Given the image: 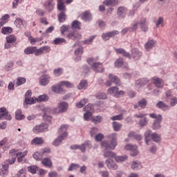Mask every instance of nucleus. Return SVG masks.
Segmentation results:
<instances>
[{
  "label": "nucleus",
  "mask_w": 177,
  "mask_h": 177,
  "mask_svg": "<svg viewBox=\"0 0 177 177\" xmlns=\"http://www.w3.org/2000/svg\"><path fill=\"white\" fill-rule=\"evenodd\" d=\"M156 44H157L156 40L150 39L145 44V49L147 50V51H149V49H153V48L156 46Z\"/></svg>",
  "instance_id": "nucleus-18"
},
{
  "label": "nucleus",
  "mask_w": 177,
  "mask_h": 177,
  "mask_svg": "<svg viewBox=\"0 0 177 177\" xmlns=\"http://www.w3.org/2000/svg\"><path fill=\"white\" fill-rule=\"evenodd\" d=\"M150 136L151 137V131L147 130L145 133V143L149 146V142H150Z\"/></svg>",
  "instance_id": "nucleus-38"
},
{
  "label": "nucleus",
  "mask_w": 177,
  "mask_h": 177,
  "mask_svg": "<svg viewBox=\"0 0 177 177\" xmlns=\"http://www.w3.org/2000/svg\"><path fill=\"white\" fill-rule=\"evenodd\" d=\"M49 99V97H48V95H39L38 97V98L37 99V102H46V100H48Z\"/></svg>",
  "instance_id": "nucleus-53"
},
{
  "label": "nucleus",
  "mask_w": 177,
  "mask_h": 177,
  "mask_svg": "<svg viewBox=\"0 0 177 177\" xmlns=\"http://www.w3.org/2000/svg\"><path fill=\"white\" fill-rule=\"evenodd\" d=\"M0 120H8L9 121L12 120V116L9 114L6 108L0 109Z\"/></svg>",
  "instance_id": "nucleus-8"
},
{
  "label": "nucleus",
  "mask_w": 177,
  "mask_h": 177,
  "mask_svg": "<svg viewBox=\"0 0 177 177\" xmlns=\"http://www.w3.org/2000/svg\"><path fill=\"white\" fill-rule=\"evenodd\" d=\"M62 85L60 84V82L59 84H55L51 87V91L53 92H55V93H63L64 92V90L62 88Z\"/></svg>",
  "instance_id": "nucleus-21"
},
{
  "label": "nucleus",
  "mask_w": 177,
  "mask_h": 177,
  "mask_svg": "<svg viewBox=\"0 0 177 177\" xmlns=\"http://www.w3.org/2000/svg\"><path fill=\"white\" fill-rule=\"evenodd\" d=\"M25 103H26V104H34V103H35L34 97H29L27 98H25Z\"/></svg>",
  "instance_id": "nucleus-61"
},
{
  "label": "nucleus",
  "mask_w": 177,
  "mask_h": 177,
  "mask_svg": "<svg viewBox=\"0 0 177 177\" xmlns=\"http://www.w3.org/2000/svg\"><path fill=\"white\" fill-rule=\"evenodd\" d=\"M88 88V82L86 80H82L78 86V89H86Z\"/></svg>",
  "instance_id": "nucleus-42"
},
{
  "label": "nucleus",
  "mask_w": 177,
  "mask_h": 177,
  "mask_svg": "<svg viewBox=\"0 0 177 177\" xmlns=\"http://www.w3.org/2000/svg\"><path fill=\"white\" fill-rule=\"evenodd\" d=\"M26 174H27V169H26V168L21 169L19 171H17L14 177H27L26 176Z\"/></svg>",
  "instance_id": "nucleus-31"
},
{
  "label": "nucleus",
  "mask_w": 177,
  "mask_h": 177,
  "mask_svg": "<svg viewBox=\"0 0 177 177\" xmlns=\"http://www.w3.org/2000/svg\"><path fill=\"white\" fill-rule=\"evenodd\" d=\"M37 169H38L37 166H30L28 167V172H30L31 174H35V172H37Z\"/></svg>",
  "instance_id": "nucleus-62"
},
{
  "label": "nucleus",
  "mask_w": 177,
  "mask_h": 177,
  "mask_svg": "<svg viewBox=\"0 0 177 177\" xmlns=\"http://www.w3.org/2000/svg\"><path fill=\"white\" fill-rule=\"evenodd\" d=\"M66 42V39L60 37L55 38L54 40V44L55 45H60V44H63Z\"/></svg>",
  "instance_id": "nucleus-55"
},
{
  "label": "nucleus",
  "mask_w": 177,
  "mask_h": 177,
  "mask_svg": "<svg viewBox=\"0 0 177 177\" xmlns=\"http://www.w3.org/2000/svg\"><path fill=\"white\" fill-rule=\"evenodd\" d=\"M115 51L118 55H122L124 57H128V59H131V54L127 52L124 48H115Z\"/></svg>",
  "instance_id": "nucleus-22"
},
{
  "label": "nucleus",
  "mask_w": 177,
  "mask_h": 177,
  "mask_svg": "<svg viewBox=\"0 0 177 177\" xmlns=\"http://www.w3.org/2000/svg\"><path fill=\"white\" fill-rule=\"evenodd\" d=\"M115 84V85H120V79L117 76H114L111 74L109 75V80L106 82V86H111V84Z\"/></svg>",
  "instance_id": "nucleus-7"
},
{
  "label": "nucleus",
  "mask_w": 177,
  "mask_h": 177,
  "mask_svg": "<svg viewBox=\"0 0 177 177\" xmlns=\"http://www.w3.org/2000/svg\"><path fill=\"white\" fill-rule=\"evenodd\" d=\"M96 99H107V95L104 93H99L95 95Z\"/></svg>",
  "instance_id": "nucleus-58"
},
{
  "label": "nucleus",
  "mask_w": 177,
  "mask_h": 177,
  "mask_svg": "<svg viewBox=\"0 0 177 177\" xmlns=\"http://www.w3.org/2000/svg\"><path fill=\"white\" fill-rule=\"evenodd\" d=\"M129 138H133L136 140H140L142 139V136L140 134H136V133L131 131L128 135Z\"/></svg>",
  "instance_id": "nucleus-35"
},
{
  "label": "nucleus",
  "mask_w": 177,
  "mask_h": 177,
  "mask_svg": "<svg viewBox=\"0 0 177 177\" xmlns=\"http://www.w3.org/2000/svg\"><path fill=\"white\" fill-rule=\"evenodd\" d=\"M151 82L156 86V88H164V80L158 77L151 78Z\"/></svg>",
  "instance_id": "nucleus-10"
},
{
  "label": "nucleus",
  "mask_w": 177,
  "mask_h": 177,
  "mask_svg": "<svg viewBox=\"0 0 177 177\" xmlns=\"http://www.w3.org/2000/svg\"><path fill=\"white\" fill-rule=\"evenodd\" d=\"M156 27H164V17H159L157 21L156 22Z\"/></svg>",
  "instance_id": "nucleus-47"
},
{
  "label": "nucleus",
  "mask_w": 177,
  "mask_h": 177,
  "mask_svg": "<svg viewBox=\"0 0 177 177\" xmlns=\"http://www.w3.org/2000/svg\"><path fill=\"white\" fill-rule=\"evenodd\" d=\"M156 106L158 107V109L163 110V111L169 110V105L165 104L162 101H160L158 103H157Z\"/></svg>",
  "instance_id": "nucleus-26"
},
{
  "label": "nucleus",
  "mask_w": 177,
  "mask_h": 177,
  "mask_svg": "<svg viewBox=\"0 0 177 177\" xmlns=\"http://www.w3.org/2000/svg\"><path fill=\"white\" fill-rule=\"evenodd\" d=\"M131 56L133 59H139L142 56V52L139 51L138 48H133L131 50Z\"/></svg>",
  "instance_id": "nucleus-27"
},
{
  "label": "nucleus",
  "mask_w": 177,
  "mask_h": 177,
  "mask_svg": "<svg viewBox=\"0 0 177 177\" xmlns=\"http://www.w3.org/2000/svg\"><path fill=\"white\" fill-rule=\"evenodd\" d=\"M147 82H149L147 78H142L136 81V84L139 85L140 86H143V85H146Z\"/></svg>",
  "instance_id": "nucleus-34"
},
{
  "label": "nucleus",
  "mask_w": 177,
  "mask_h": 177,
  "mask_svg": "<svg viewBox=\"0 0 177 177\" xmlns=\"http://www.w3.org/2000/svg\"><path fill=\"white\" fill-rule=\"evenodd\" d=\"M103 118H102V116H96L92 118V121L93 122H94V124H100Z\"/></svg>",
  "instance_id": "nucleus-52"
},
{
  "label": "nucleus",
  "mask_w": 177,
  "mask_h": 177,
  "mask_svg": "<svg viewBox=\"0 0 177 177\" xmlns=\"http://www.w3.org/2000/svg\"><path fill=\"white\" fill-rule=\"evenodd\" d=\"M50 81V76L49 75L44 74L39 78V84L43 86L48 85Z\"/></svg>",
  "instance_id": "nucleus-13"
},
{
  "label": "nucleus",
  "mask_w": 177,
  "mask_h": 177,
  "mask_svg": "<svg viewBox=\"0 0 177 177\" xmlns=\"http://www.w3.org/2000/svg\"><path fill=\"white\" fill-rule=\"evenodd\" d=\"M67 107H68V104L66 102H61L58 107L55 110V113L56 114H59V113H64L67 110Z\"/></svg>",
  "instance_id": "nucleus-11"
},
{
  "label": "nucleus",
  "mask_w": 177,
  "mask_h": 177,
  "mask_svg": "<svg viewBox=\"0 0 177 177\" xmlns=\"http://www.w3.org/2000/svg\"><path fill=\"white\" fill-rule=\"evenodd\" d=\"M149 117L155 120L153 124V129H154L155 131H157V129H160L161 128V125L160 124V122L162 121V115L160 114L156 115L155 113H150Z\"/></svg>",
  "instance_id": "nucleus-5"
},
{
  "label": "nucleus",
  "mask_w": 177,
  "mask_h": 177,
  "mask_svg": "<svg viewBox=\"0 0 177 177\" xmlns=\"http://www.w3.org/2000/svg\"><path fill=\"white\" fill-rule=\"evenodd\" d=\"M94 107L93 104H88L87 106L83 108V111H86L87 113H93Z\"/></svg>",
  "instance_id": "nucleus-36"
},
{
  "label": "nucleus",
  "mask_w": 177,
  "mask_h": 177,
  "mask_svg": "<svg viewBox=\"0 0 177 177\" xmlns=\"http://www.w3.org/2000/svg\"><path fill=\"white\" fill-rule=\"evenodd\" d=\"M88 102V99L84 98L83 100H82L80 102H78L76 106L77 107H78L79 109H82L83 106H85V104Z\"/></svg>",
  "instance_id": "nucleus-48"
},
{
  "label": "nucleus",
  "mask_w": 177,
  "mask_h": 177,
  "mask_svg": "<svg viewBox=\"0 0 177 177\" xmlns=\"http://www.w3.org/2000/svg\"><path fill=\"white\" fill-rule=\"evenodd\" d=\"M26 78L24 77H18L17 80L16 85L17 86H20V85H23L24 84H26Z\"/></svg>",
  "instance_id": "nucleus-45"
},
{
  "label": "nucleus",
  "mask_w": 177,
  "mask_h": 177,
  "mask_svg": "<svg viewBox=\"0 0 177 177\" xmlns=\"http://www.w3.org/2000/svg\"><path fill=\"white\" fill-rule=\"evenodd\" d=\"M48 127L47 123L37 124L33 127L32 132L33 133H42V132H46Z\"/></svg>",
  "instance_id": "nucleus-6"
},
{
  "label": "nucleus",
  "mask_w": 177,
  "mask_h": 177,
  "mask_svg": "<svg viewBox=\"0 0 177 177\" xmlns=\"http://www.w3.org/2000/svg\"><path fill=\"white\" fill-rule=\"evenodd\" d=\"M15 25L18 28H20V27L23 26V19H21V18H17L15 20Z\"/></svg>",
  "instance_id": "nucleus-59"
},
{
  "label": "nucleus",
  "mask_w": 177,
  "mask_h": 177,
  "mask_svg": "<svg viewBox=\"0 0 177 177\" xmlns=\"http://www.w3.org/2000/svg\"><path fill=\"white\" fill-rule=\"evenodd\" d=\"M41 48V52L43 54L49 53L50 52V47L49 46H44Z\"/></svg>",
  "instance_id": "nucleus-60"
},
{
  "label": "nucleus",
  "mask_w": 177,
  "mask_h": 177,
  "mask_svg": "<svg viewBox=\"0 0 177 177\" xmlns=\"http://www.w3.org/2000/svg\"><path fill=\"white\" fill-rule=\"evenodd\" d=\"M54 0H48L46 3H44V6L48 12H52L53 9H55V3H53Z\"/></svg>",
  "instance_id": "nucleus-16"
},
{
  "label": "nucleus",
  "mask_w": 177,
  "mask_h": 177,
  "mask_svg": "<svg viewBox=\"0 0 177 177\" xmlns=\"http://www.w3.org/2000/svg\"><path fill=\"white\" fill-rule=\"evenodd\" d=\"M8 19H9V15H5L2 18L0 19V22L1 24H6L8 23Z\"/></svg>",
  "instance_id": "nucleus-64"
},
{
  "label": "nucleus",
  "mask_w": 177,
  "mask_h": 177,
  "mask_svg": "<svg viewBox=\"0 0 177 177\" xmlns=\"http://www.w3.org/2000/svg\"><path fill=\"white\" fill-rule=\"evenodd\" d=\"M15 66V63H13V61H10L6 64V70L7 71H9L12 69V68Z\"/></svg>",
  "instance_id": "nucleus-57"
},
{
  "label": "nucleus",
  "mask_w": 177,
  "mask_h": 177,
  "mask_svg": "<svg viewBox=\"0 0 177 177\" xmlns=\"http://www.w3.org/2000/svg\"><path fill=\"white\" fill-rule=\"evenodd\" d=\"M127 8H125L124 7H119L118 9V17L120 19L125 17V16H127Z\"/></svg>",
  "instance_id": "nucleus-24"
},
{
  "label": "nucleus",
  "mask_w": 177,
  "mask_h": 177,
  "mask_svg": "<svg viewBox=\"0 0 177 177\" xmlns=\"http://www.w3.org/2000/svg\"><path fill=\"white\" fill-rule=\"evenodd\" d=\"M140 26L144 32H147L149 31V25L147 24V19L146 18H142L140 21Z\"/></svg>",
  "instance_id": "nucleus-14"
},
{
  "label": "nucleus",
  "mask_w": 177,
  "mask_h": 177,
  "mask_svg": "<svg viewBox=\"0 0 177 177\" xmlns=\"http://www.w3.org/2000/svg\"><path fill=\"white\" fill-rule=\"evenodd\" d=\"M125 149L126 150H131V156H132V157H136V155L138 154V146L136 145H133L131 144H127L125 146Z\"/></svg>",
  "instance_id": "nucleus-9"
},
{
  "label": "nucleus",
  "mask_w": 177,
  "mask_h": 177,
  "mask_svg": "<svg viewBox=\"0 0 177 177\" xmlns=\"http://www.w3.org/2000/svg\"><path fill=\"white\" fill-rule=\"evenodd\" d=\"M41 164H43L44 167H46V168H52V165H53L52 163V160L49 158H44L41 160Z\"/></svg>",
  "instance_id": "nucleus-23"
},
{
  "label": "nucleus",
  "mask_w": 177,
  "mask_h": 177,
  "mask_svg": "<svg viewBox=\"0 0 177 177\" xmlns=\"http://www.w3.org/2000/svg\"><path fill=\"white\" fill-rule=\"evenodd\" d=\"M115 156H117V154L111 151L105 150L104 151V157H105V158H115Z\"/></svg>",
  "instance_id": "nucleus-29"
},
{
  "label": "nucleus",
  "mask_w": 177,
  "mask_h": 177,
  "mask_svg": "<svg viewBox=\"0 0 177 177\" xmlns=\"http://www.w3.org/2000/svg\"><path fill=\"white\" fill-rule=\"evenodd\" d=\"M44 157V155L42 154V152H36L33 154V158L35 160H37V161H39L42 160V158Z\"/></svg>",
  "instance_id": "nucleus-44"
},
{
  "label": "nucleus",
  "mask_w": 177,
  "mask_h": 177,
  "mask_svg": "<svg viewBox=\"0 0 177 177\" xmlns=\"http://www.w3.org/2000/svg\"><path fill=\"white\" fill-rule=\"evenodd\" d=\"M123 64H124V59H122V58L118 59L115 62V67H122Z\"/></svg>",
  "instance_id": "nucleus-51"
},
{
  "label": "nucleus",
  "mask_w": 177,
  "mask_h": 177,
  "mask_svg": "<svg viewBox=\"0 0 177 177\" xmlns=\"http://www.w3.org/2000/svg\"><path fill=\"white\" fill-rule=\"evenodd\" d=\"M87 63L92 66V68L95 73H103L104 71V67L100 62H95L93 57L87 59Z\"/></svg>",
  "instance_id": "nucleus-4"
},
{
  "label": "nucleus",
  "mask_w": 177,
  "mask_h": 177,
  "mask_svg": "<svg viewBox=\"0 0 177 177\" xmlns=\"http://www.w3.org/2000/svg\"><path fill=\"white\" fill-rule=\"evenodd\" d=\"M16 39H17V38H16L14 35H9L6 37V41L8 44H13V42H16Z\"/></svg>",
  "instance_id": "nucleus-39"
},
{
  "label": "nucleus",
  "mask_w": 177,
  "mask_h": 177,
  "mask_svg": "<svg viewBox=\"0 0 177 177\" xmlns=\"http://www.w3.org/2000/svg\"><path fill=\"white\" fill-rule=\"evenodd\" d=\"M105 164L109 169L115 170L118 169V165H117V164L111 159H107L105 162Z\"/></svg>",
  "instance_id": "nucleus-15"
},
{
  "label": "nucleus",
  "mask_w": 177,
  "mask_h": 177,
  "mask_svg": "<svg viewBox=\"0 0 177 177\" xmlns=\"http://www.w3.org/2000/svg\"><path fill=\"white\" fill-rule=\"evenodd\" d=\"M115 160L116 162H122V161H126V160H128V156H115Z\"/></svg>",
  "instance_id": "nucleus-46"
},
{
  "label": "nucleus",
  "mask_w": 177,
  "mask_h": 177,
  "mask_svg": "<svg viewBox=\"0 0 177 177\" xmlns=\"http://www.w3.org/2000/svg\"><path fill=\"white\" fill-rule=\"evenodd\" d=\"M147 105V101L146 100V99H142V100L138 102V106L139 107H141V109H145Z\"/></svg>",
  "instance_id": "nucleus-54"
},
{
  "label": "nucleus",
  "mask_w": 177,
  "mask_h": 177,
  "mask_svg": "<svg viewBox=\"0 0 177 177\" xmlns=\"http://www.w3.org/2000/svg\"><path fill=\"white\" fill-rule=\"evenodd\" d=\"M67 129H68V126L67 124H63L61 126L58 130L59 136L53 142V146L57 147L62 145L63 140L68 136Z\"/></svg>",
  "instance_id": "nucleus-1"
},
{
  "label": "nucleus",
  "mask_w": 177,
  "mask_h": 177,
  "mask_svg": "<svg viewBox=\"0 0 177 177\" xmlns=\"http://www.w3.org/2000/svg\"><path fill=\"white\" fill-rule=\"evenodd\" d=\"M169 100L170 101V106H171V107H174V106H176L177 104V97H172Z\"/></svg>",
  "instance_id": "nucleus-63"
},
{
  "label": "nucleus",
  "mask_w": 177,
  "mask_h": 177,
  "mask_svg": "<svg viewBox=\"0 0 177 177\" xmlns=\"http://www.w3.org/2000/svg\"><path fill=\"white\" fill-rule=\"evenodd\" d=\"M57 9L61 12L58 15V20L59 23H64L66 19H67V15H66L67 8H66V5H64V0H57Z\"/></svg>",
  "instance_id": "nucleus-2"
},
{
  "label": "nucleus",
  "mask_w": 177,
  "mask_h": 177,
  "mask_svg": "<svg viewBox=\"0 0 177 177\" xmlns=\"http://www.w3.org/2000/svg\"><path fill=\"white\" fill-rule=\"evenodd\" d=\"M80 17L84 21H89L92 20V14L89 11H85L80 15Z\"/></svg>",
  "instance_id": "nucleus-17"
},
{
  "label": "nucleus",
  "mask_w": 177,
  "mask_h": 177,
  "mask_svg": "<svg viewBox=\"0 0 177 177\" xmlns=\"http://www.w3.org/2000/svg\"><path fill=\"white\" fill-rule=\"evenodd\" d=\"M18 152L15 149H11L9 152V155L12 157V160L8 159L6 162L10 163V165L15 164L16 162V158L17 157Z\"/></svg>",
  "instance_id": "nucleus-12"
},
{
  "label": "nucleus",
  "mask_w": 177,
  "mask_h": 177,
  "mask_svg": "<svg viewBox=\"0 0 177 177\" xmlns=\"http://www.w3.org/2000/svg\"><path fill=\"white\" fill-rule=\"evenodd\" d=\"M15 118L16 120H24V115L21 114V110H17L15 112Z\"/></svg>",
  "instance_id": "nucleus-43"
},
{
  "label": "nucleus",
  "mask_w": 177,
  "mask_h": 177,
  "mask_svg": "<svg viewBox=\"0 0 177 177\" xmlns=\"http://www.w3.org/2000/svg\"><path fill=\"white\" fill-rule=\"evenodd\" d=\"M165 100L167 102V103H169V100L173 97H172V91L171 90H168L165 93Z\"/></svg>",
  "instance_id": "nucleus-41"
},
{
  "label": "nucleus",
  "mask_w": 177,
  "mask_h": 177,
  "mask_svg": "<svg viewBox=\"0 0 177 177\" xmlns=\"http://www.w3.org/2000/svg\"><path fill=\"white\" fill-rule=\"evenodd\" d=\"M108 93L111 95H113V96L117 97V94L118 93V88L117 87H112L108 89Z\"/></svg>",
  "instance_id": "nucleus-40"
},
{
  "label": "nucleus",
  "mask_w": 177,
  "mask_h": 177,
  "mask_svg": "<svg viewBox=\"0 0 177 177\" xmlns=\"http://www.w3.org/2000/svg\"><path fill=\"white\" fill-rule=\"evenodd\" d=\"M35 49L36 46H29L24 50V53L26 55H32V53H35Z\"/></svg>",
  "instance_id": "nucleus-33"
},
{
  "label": "nucleus",
  "mask_w": 177,
  "mask_h": 177,
  "mask_svg": "<svg viewBox=\"0 0 177 177\" xmlns=\"http://www.w3.org/2000/svg\"><path fill=\"white\" fill-rule=\"evenodd\" d=\"M103 3L106 6H115L118 5V0H105L103 1Z\"/></svg>",
  "instance_id": "nucleus-28"
},
{
  "label": "nucleus",
  "mask_w": 177,
  "mask_h": 177,
  "mask_svg": "<svg viewBox=\"0 0 177 177\" xmlns=\"http://www.w3.org/2000/svg\"><path fill=\"white\" fill-rule=\"evenodd\" d=\"M151 138L153 142H156V143H158L160 140H161V136L156 133H153L151 134Z\"/></svg>",
  "instance_id": "nucleus-37"
},
{
  "label": "nucleus",
  "mask_w": 177,
  "mask_h": 177,
  "mask_svg": "<svg viewBox=\"0 0 177 177\" xmlns=\"http://www.w3.org/2000/svg\"><path fill=\"white\" fill-rule=\"evenodd\" d=\"M110 138H111L110 144H109V142L107 141H103L101 143V146L102 147H104L105 149H111V150H114V149H115V147L117 146V134H111L110 136Z\"/></svg>",
  "instance_id": "nucleus-3"
},
{
  "label": "nucleus",
  "mask_w": 177,
  "mask_h": 177,
  "mask_svg": "<svg viewBox=\"0 0 177 177\" xmlns=\"http://www.w3.org/2000/svg\"><path fill=\"white\" fill-rule=\"evenodd\" d=\"M140 168H142V163H140L139 161H133L131 164V169H133V171H137V169H140Z\"/></svg>",
  "instance_id": "nucleus-32"
},
{
  "label": "nucleus",
  "mask_w": 177,
  "mask_h": 177,
  "mask_svg": "<svg viewBox=\"0 0 177 177\" xmlns=\"http://www.w3.org/2000/svg\"><path fill=\"white\" fill-rule=\"evenodd\" d=\"M44 141L42 137H36L31 141V145L33 146H39L44 145Z\"/></svg>",
  "instance_id": "nucleus-20"
},
{
  "label": "nucleus",
  "mask_w": 177,
  "mask_h": 177,
  "mask_svg": "<svg viewBox=\"0 0 177 177\" xmlns=\"http://www.w3.org/2000/svg\"><path fill=\"white\" fill-rule=\"evenodd\" d=\"M60 85H62V86H64V85L65 86H66V88H73V86H74V84H73L71 82H67V81L61 82Z\"/></svg>",
  "instance_id": "nucleus-50"
},
{
  "label": "nucleus",
  "mask_w": 177,
  "mask_h": 177,
  "mask_svg": "<svg viewBox=\"0 0 177 177\" xmlns=\"http://www.w3.org/2000/svg\"><path fill=\"white\" fill-rule=\"evenodd\" d=\"M67 38L69 39H73L75 41L76 39H80L81 38V35L77 32H71L66 35Z\"/></svg>",
  "instance_id": "nucleus-19"
},
{
  "label": "nucleus",
  "mask_w": 177,
  "mask_h": 177,
  "mask_svg": "<svg viewBox=\"0 0 177 177\" xmlns=\"http://www.w3.org/2000/svg\"><path fill=\"white\" fill-rule=\"evenodd\" d=\"M86 147H88V149H91V142L86 141L82 145H79V150H80L82 153H85L86 150Z\"/></svg>",
  "instance_id": "nucleus-25"
},
{
  "label": "nucleus",
  "mask_w": 177,
  "mask_h": 177,
  "mask_svg": "<svg viewBox=\"0 0 177 177\" xmlns=\"http://www.w3.org/2000/svg\"><path fill=\"white\" fill-rule=\"evenodd\" d=\"M13 31V29H12V28L10 27H6V28H3L1 30V32L2 34H10V32H12Z\"/></svg>",
  "instance_id": "nucleus-49"
},
{
  "label": "nucleus",
  "mask_w": 177,
  "mask_h": 177,
  "mask_svg": "<svg viewBox=\"0 0 177 177\" xmlns=\"http://www.w3.org/2000/svg\"><path fill=\"white\" fill-rule=\"evenodd\" d=\"M113 127L114 131H120V129H121L122 124L117 122H113Z\"/></svg>",
  "instance_id": "nucleus-56"
},
{
  "label": "nucleus",
  "mask_w": 177,
  "mask_h": 177,
  "mask_svg": "<svg viewBox=\"0 0 177 177\" xmlns=\"http://www.w3.org/2000/svg\"><path fill=\"white\" fill-rule=\"evenodd\" d=\"M73 30H81V23L78 20H75L71 23Z\"/></svg>",
  "instance_id": "nucleus-30"
}]
</instances>
